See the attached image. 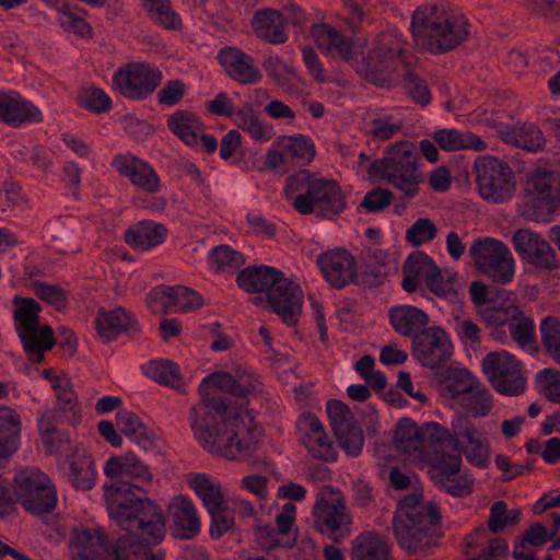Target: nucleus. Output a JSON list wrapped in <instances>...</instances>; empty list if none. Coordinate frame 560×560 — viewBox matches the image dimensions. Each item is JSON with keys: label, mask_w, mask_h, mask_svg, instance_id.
<instances>
[{"label": "nucleus", "mask_w": 560, "mask_h": 560, "mask_svg": "<svg viewBox=\"0 0 560 560\" xmlns=\"http://www.w3.org/2000/svg\"><path fill=\"white\" fill-rule=\"evenodd\" d=\"M238 287L247 292L265 293L270 308L283 322L293 325L302 312L303 291L295 281L268 266L247 267L237 276Z\"/></svg>", "instance_id": "nucleus-7"}, {"label": "nucleus", "mask_w": 560, "mask_h": 560, "mask_svg": "<svg viewBox=\"0 0 560 560\" xmlns=\"http://www.w3.org/2000/svg\"><path fill=\"white\" fill-rule=\"evenodd\" d=\"M469 254L477 269L498 283H509L515 275V259L502 242L483 237L476 240Z\"/></svg>", "instance_id": "nucleus-13"}, {"label": "nucleus", "mask_w": 560, "mask_h": 560, "mask_svg": "<svg viewBox=\"0 0 560 560\" xmlns=\"http://www.w3.org/2000/svg\"><path fill=\"white\" fill-rule=\"evenodd\" d=\"M411 32L416 44L430 52H446L468 35L463 13L446 2L425 3L412 14Z\"/></svg>", "instance_id": "nucleus-5"}, {"label": "nucleus", "mask_w": 560, "mask_h": 560, "mask_svg": "<svg viewBox=\"0 0 560 560\" xmlns=\"http://www.w3.org/2000/svg\"><path fill=\"white\" fill-rule=\"evenodd\" d=\"M170 131L186 145L201 147L207 152H214L218 148L217 139L203 132V125L199 117L189 110H176L167 118Z\"/></svg>", "instance_id": "nucleus-23"}, {"label": "nucleus", "mask_w": 560, "mask_h": 560, "mask_svg": "<svg viewBox=\"0 0 560 560\" xmlns=\"http://www.w3.org/2000/svg\"><path fill=\"white\" fill-rule=\"evenodd\" d=\"M40 110L14 91L0 92V120L11 126L42 121Z\"/></svg>", "instance_id": "nucleus-29"}, {"label": "nucleus", "mask_w": 560, "mask_h": 560, "mask_svg": "<svg viewBox=\"0 0 560 560\" xmlns=\"http://www.w3.org/2000/svg\"><path fill=\"white\" fill-rule=\"evenodd\" d=\"M481 318L489 325L501 326L509 324L512 339L523 349L534 350L537 336L534 320L526 316L514 302L500 308L486 307L480 313Z\"/></svg>", "instance_id": "nucleus-20"}, {"label": "nucleus", "mask_w": 560, "mask_h": 560, "mask_svg": "<svg viewBox=\"0 0 560 560\" xmlns=\"http://www.w3.org/2000/svg\"><path fill=\"white\" fill-rule=\"evenodd\" d=\"M42 376L49 383L50 388L56 394L58 411L63 415L69 424L77 425L82 416L71 378L58 369H46L42 372Z\"/></svg>", "instance_id": "nucleus-25"}, {"label": "nucleus", "mask_w": 560, "mask_h": 560, "mask_svg": "<svg viewBox=\"0 0 560 560\" xmlns=\"http://www.w3.org/2000/svg\"><path fill=\"white\" fill-rule=\"evenodd\" d=\"M107 540L101 527L78 528L70 541L72 560H94L106 553Z\"/></svg>", "instance_id": "nucleus-31"}, {"label": "nucleus", "mask_w": 560, "mask_h": 560, "mask_svg": "<svg viewBox=\"0 0 560 560\" xmlns=\"http://www.w3.org/2000/svg\"><path fill=\"white\" fill-rule=\"evenodd\" d=\"M418 148L411 141H399L389 145L384 156L370 162L364 153L359 154L357 173L363 179L393 185L408 197L419 191L421 174L418 171Z\"/></svg>", "instance_id": "nucleus-6"}, {"label": "nucleus", "mask_w": 560, "mask_h": 560, "mask_svg": "<svg viewBox=\"0 0 560 560\" xmlns=\"http://www.w3.org/2000/svg\"><path fill=\"white\" fill-rule=\"evenodd\" d=\"M188 86L180 80H170L158 92V101L161 105L172 107L182 102L186 95Z\"/></svg>", "instance_id": "nucleus-62"}, {"label": "nucleus", "mask_w": 560, "mask_h": 560, "mask_svg": "<svg viewBox=\"0 0 560 560\" xmlns=\"http://www.w3.org/2000/svg\"><path fill=\"white\" fill-rule=\"evenodd\" d=\"M15 500L28 512L40 514L51 511L57 502L56 490L49 478L39 469H21L13 481Z\"/></svg>", "instance_id": "nucleus-12"}, {"label": "nucleus", "mask_w": 560, "mask_h": 560, "mask_svg": "<svg viewBox=\"0 0 560 560\" xmlns=\"http://www.w3.org/2000/svg\"><path fill=\"white\" fill-rule=\"evenodd\" d=\"M351 560H390L389 548L377 534L364 533L353 541Z\"/></svg>", "instance_id": "nucleus-43"}, {"label": "nucleus", "mask_w": 560, "mask_h": 560, "mask_svg": "<svg viewBox=\"0 0 560 560\" xmlns=\"http://www.w3.org/2000/svg\"><path fill=\"white\" fill-rule=\"evenodd\" d=\"M78 101L81 107L93 113L106 112L112 107L110 97L104 90L95 85L82 88Z\"/></svg>", "instance_id": "nucleus-53"}, {"label": "nucleus", "mask_w": 560, "mask_h": 560, "mask_svg": "<svg viewBox=\"0 0 560 560\" xmlns=\"http://www.w3.org/2000/svg\"><path fill=\"white\" fill-rule=\"evenodd\" d=\"M513 246L521 259L536 268L553 270L559 259L550 244L538 233L517 230L512 237Z\"/></svg>", "instance_id": "nucleus-22"}, {"label": "nucleus", "mask_w": 560, "mask_h": 560, "mask_svg": "<svg viewBox=\"0 0 560 560\" xmlns=\"http://www.w3.org/2000/svg\"><path fill=\"white\" fill-rule=\"evenodd\" d=\"M560 207V175L537 170L532 173L524 188V215L536 222H547Z\"/></svg>", "instance_id": "nucleus-11"}, {"label": "nucleus", "mask_w": 560, "mask_h": 560, "mask_svg": "<svg viewBox=\"0 0 560 560\" xmlns=\"http://www.w3.org/2000/svg\"><path fill=\"white\" fill-rule=\"evenodd\" d=\"M300 441L308 453L323 460H335L336 454L332 444L319 419L310 412L303 413L298 420Z\"/></svg>", "instance_id": "nucleus-26"}, {"label": "nucleus", "mask_w": 560, "mask_h": 560, "mask_svg": "<svg viewBox=\"0 0 560 560\" xmlns=\"http://www.w3.org/2000/svg\"><path fill=\"white\" fill-rule=\"evenodd\" d=\"M45 2L58 13V22L65 31L80 37H90L92 35V28L89 23L73 13L68 8L66 0H45Z\"/></svg>", "instance_id": "nucleus-47"}, {"label": "nucleus", "mask_w": 560, "mask_h": 560, "mask_svg": "<svg viewBox=\"0 0 560 560\" xmlns=\"http://www.w3.org/2000/svg\"><path fill=\"white\" fill-rule=\"evenodd\" d=\"M69 479L78 490H89L94 486L96 470L90 456L83 455L70 466Z\"/></svg>", "instance_id": "nucleus-50"}, {"label": "nucleus", "mask_w": 560, "mask_h": 560, "mask_svg": "<svg viewBox=\"0 0 560 560\" xmlns=\"http://www.w3.org/2000/svg\"><path fill=\"white\" fill-rule=\"evenodd\" d=\"M413 357L423 366L438 368L453 354L450 336L440 327H429L413 339Z\"/></svg>", "instance_id": "nucleus-21"}, {"label": "nucleus", "mask_w": 560, "mask_h": 560, "mask_svg": "<svg viewBox=\"0 0 560 560\" xmlns=\"http://www.w3.org/2000/svg\"><path fill=\"white\" fill-rule=\"evenodd\" d=\"M260 382L249 374L234 380L225 372L206 376L199 385L201 401L190 415L191 430L209 453L228 459L252 457L261 443V430L244 409Z\"/></svg>", "instance_id": "nucleus-1"}, {"label": "nucleus", "mask_w": 560, "mask_h": 560, "mask_svg": "<svg viewBox=\"0 0 560 560\" xmlns=\"http://www.w3.org/2000/svg\"><path fill=\"white\" fill-rule=\"evenodd\" d=\"M284 192L300 213H316L331 219L346 207L345 195L332 179L320 177L307 170L299 171L287 179Z\"/></svg>", "instance_id": "nucleus-8"}, {"label": "nucleus", "mask_w": 560, "mask_h": 560, "mask_svg": "<svg viewBox=\"0 0 560 560\" xmlns=\"http://www.w3.org/2000/svg\"><path fill=\"white\" fill-rule=\"evenodd\" d=\"M142 373L160 385L180 388L183 377L179 366L170 360L156 359L141 365Z\"/></svg>", "instance_id": "nucleus-44"}, {"label": "nucleus", "mask_w": 560, "mask_h": 560, "mask_svg": "<svg viewBox=\"0 0 560 560\" xmlns=\"http://www.w3.org/2000/svg\"><path fill=\"white\" fill-rule=\"evenodd\" d=\"M12 304L16 331H22L25 335L28 332L31 326L39 323L42 307L34 299L21 295H15L12 300Z\"/></svg>", "instance_id": "nucleus-46"}, {"label": "nucleus", "mask_w": 560, "mask_h": 560, "mask_svg": "<svg viewBox=\"0 0 560 560\" xmlns=\"http://www.w3.org/2000/svg\"><path fill=\"white\" fill-rule=\"evenodd\" d=\"M453 328L457 337L466 347H474L480 341L479 327L468 318L455 316L453 319Z\"/></svg>", "instance_id": "nucleus-64"}, {"label": "nucleus", "mask_w": 560, "mask_h": 560, "mask_svg": "<svg viewBox=\"0 0 560 560\" xmlns=\"http://www.w3.org/2000/svg\"><path fill=\"white\" fill-rule=\"evenodd\" d=\"M327 413L336 435L355 425L350 409L339 400L327 402Z\"/></svg>", "instance_id": "nucleus-57"}, {"label": "nucleus", "mask_w": 560, "mask_h": 560, "mask_svg": "<svg viewBox=\"0 0 560 560\" xmlns=\"http://www.w3.org/2000/svg\"><path fill=\"white\" fill-rule=\"evenodd\" d=\"M416 491L399 503L394 518V534L398 545L407 552H419L438 541L439 514L432 503H421Z\"/></svg>", "instance_id": "nucleus-9"}, {"label": "nucleus", "mask_w": 560, "mask_h": 560, "mask_svg": "<svg viewBox=\"0 0 560 560\" xmlns=\"http://www.w3.org/2000/svg\"><path fill=\"white\" fill-rule=\"evenodd\" d=\"M167 236V230L164 225L153 221H142L125 233V241L133 249L149 250L162 244Z\"/></svg>", "instance_id": "nucleus-36"}, {"label": "nucleus", "mask_w": 560, "mask_h": 560, "mask_svg": "<svg viewBox=\"0 0 560 560\" xmlns=\"http://www.w3.org/2000/svg\"><path fill=\"white\" fill-rule=\"evenodd\" d=\"M427 423L419 428L409 418L400 419L394 435L395 447L409 454L412 462L421 469H427L431 478L453 495L462 497L470 492L468 485L454 482L460 469L458 456H444L438 450L436 441L427 435Z\"/></svg>", "instance_id": "nucleus-4"}, {"label": "nucleus", "mask_w": 560, "mask_h": 560, "mask_svg": "<svg viewBox=\"0 0 560 560\" xmlns=\"http://www.w3.org/2000/svg\"><path fill=\"white\" fill-rule=\"evenodd\" d=\"M104 490L109 518L126 532L117 540L118 559L153 560L149 557V546L165 537L163 510L131 483L108 485Z\"/></svg>", "instance_id": "nucleus-2"}, {"label": "nucleus", "mask_w": 560, "mask_h": 560, "mask_svg": "<svg viewBox=\"0 0 560 560\" xmlns=\"http://www.w3.org/2000/svg\"><path fill=\"white\" fill-rule=\"evenodd\" d=\"M477 121L485 125H492L505 142L521 147L524 150L535 152L542 149L545 144L541 131L534 125H522L510 129L503 124H497L492 115L490 117L478 118Z\"/></svg>", "instance_id": "nucleus-32"}, {"label": "nucleus", "mask_w": 560, "mask_h": 560, "mask_svg": "<svg viewBox=\"0 0 560 560\" xmlns=\"http://www.w3.org/2000/svg\"><path fill=\"white\" fill-rule=\"evenodd\" d=\"M315 526L334 538L345 537L350 533L351 517L341 493L326 487L318 493L313 509Z\"/></svg>", "instance_id": "nucleus-18"}, {"label": "nucleus", "mask_w": 560, "mask_h": 560, "mask_svg": "<svg viewBox=\"0 0 560 560\" xmlns=\"http://www.w3.org/2000/svg\"><path fill=\"white\" fill-rule=\"evenodd\" d=\"M427 435L438 443V450L448 447L457 452L455 456L462 459V454L477 467L487 465L490 448L479 430L466 418L457 416L452 420L451 430L436 422H428ZM446 456L444 453H442Z\"/></svg>", "instance_id": "nucleus-10"}, {"label": "nucleus", "mask_w": 560, "mask_h": 560, "mask_svg": "<svg viewBox=\"0 0 560 560\" xmlns=\"http://www.w3.org/2000/svg\"><path fill=\"white\" fill-rule=\"evenodd\" d=\"M148 14L165 28L179 30L182 27V19L172 8L170 0H162L159 5L149 10Z\"/></svg>", "instance_id": "nucleus-59"}, {"label": "nucleus", "mask_w": 560, "mask_h": 560, "mask_svg": "<svg viewBox=\"0 0 560 560\" xmlns=\"http://www.w3.org/2000/svg\"><path fill=\"white\" fill-rule=\"evenodd\" d=\"M211 515L210 534L220 538L234 527L235 518L225 499L207 509Z\"/></svg>", "instance_id": "nucleus-51"}, {"label": "nucleus", "mask_w": 560, "mask_h": 560, "mask_svg": "<svg viewBox=\"0 0 560 560\" xmlns=\"http://www.w3.org/2000/svg\"><path fill=\"white\" fill-rule=\"evenodd\" d=\"M162 71L147 62H130L113 75L112 88L130 100H145L160 85Z\"/></svg>", "instance_id": "nucleus-16"}, {"label": "nucleus", "mask_w": 560, "mask_h": 560, "mask_svg": "<svg viewBox=\"0 0 560 560\" xmlns=\"http://www.w3.org/2000/svg\"><path fill=\"white\" fill-rule=\"evenodd\" d=\"M167 513L173 522L175 537L191 539L200 533V516L192 500L187 495L173 497L167 504Z\"/></svg>", "instance_id": "nucleus-27"}, {"label": "nucleus", "mask_w": 560, "mask_h": 560, "mask_svg": "<svg viewBox=\"0 0 560 560\" xmlns=\"http://www.w3.org/2000/svg\"><path fill=\"white\" fill-rule=\"evenodd\" d=\"M478 378L464 368H450L440 382L439 390L442 398L451 407L458 402L471 392L477 385Z\"/></svg>", "instance_id": "nucleus-33"}, {"label": "nucleus", "mask_w": 560, "mask_h": 560, "mask_svg": "<svg viewBox=\"0 0 560 560\" xmlns=\"http://www.w3.org/2000/svg\"><path fill=\"white\" fill-rule=\"evenodd\" d=\"M316 154L314 141L304 135L277 137L268 148L264 164L266 168L284 174L296 165L310 164Z\"/></svg>", "instance_id": "nucleus-14"}, {"label": "nucleus", "mask_w": 560, "mask_h": 560, "mask_svg": "<svg viewBox=\"0 0 560 560\" xmlns=\"http://www.w3.org/2000/svg\"><path fill=\"white\" fill-rule=\"evenodd\" d=\"M116 425L131 442L144 451H154L159 446V436L153 429L130 411H120L116 416Z\"/></svg>", "instance_id": "nucleus-34"}, {"label": "nucleus", "mask_w": 560, "mask_h": 560, "mask_svg": "<svg viewBox=\"0 0 560 560\" xmlns=\"http://www.w3.org/2000/svg\"><path fill=\"white\" fill-rule=\"evenodd\" d=\"M535 388L546 399L560 404V371L542 369L535 375Z\"/></svg>", "instance_id": "nucleus-52"}, {"label": "nucleus", "mask_w": 560, "mask_h": 560, "mask_svg": "<svg viewBox=\"0 0 560 560\" xmlns=\"http://www.w3.org/2000/svg\"><path fill=\"white\" fill-rule=\"evenodd\" d=\"M476 180L480 196L500 203L512 198L515 187L510 167L491 156H480L475 162Z\"/></svg>", "instance_id": "nucleus-17"}, {"label": "nucleus", "mask_w": 560, "mask_h": 560, "mask_svg": "<svg viewBox=\"0 0 560 560\" xmlns=\"http://www.w3.org/2000/svg\"><path fill=\"white\" fill-rule=\"evenodd\" d=\"M481 369L493 388L502 395L516 396L526 387L522 363L508 351L488 353L481 361Z\"/></svg>", "instance_id": "nucleus-15"}, {"label": "nucleus", "mask_w": 560, "mask_h": 560, "mask_svg": "<svg viewBox=\"0 0 560 560\" xmlns=\"http://www.w3.org/2000/svg\"><path fill=\"white\" fill-rule=\"evenodd\" d=\"M256 537L264 549H273L276 547H290L295 541L293 536L280 533V528L258 527Z\"/></svg>", "instance_id": "nucleus-60"}, {"label": "nucleus", "mask_w": 560, "mask_h": 560, "mask_svg": "<svg viewBox=\"0 0 560 560\" xmlns=\"http://www.w3.org/2000/svg\"><path fill=\"white\" fill-rule=\"evenodd\" d=\"M18 334L30 359L34 362H40L43 353L55 345L52 330L49 326L40 323L31 326L25 335L22 331H18Z\"/></svg>", "instance_id": "nucleus-41"}, {"label": "nucleus", "mask_w": 560, "mask_h": 560, "mask_svg": "<svg viewBox=\"0 0 560 560\" xmlns=\"http://www.w3.org/2000/svg\"><path fill=\"white\" fill-rule=\"evenodd\" d=\"M235 125L247 132L254 142L266 143L271 140L275 135L272 125L261 120L258 112L252 106H242L238 108Z\"/></svg>", "instance_id": "nucleus-40"}, {"label": "nucleus", "mask_w": 560, "mask_h": 560, "mask_svg": "<svg viewBox=\"0 0 560 560\" xmlns=\"http://www.w3.org/2000/svg\"><path fill=\"white\" fill-rule=\"evenodd\" d=\"M311 37L327 57L351 62L358 72L366 75L405 66V45L401 35L396 32L382 35L368 54L363 39H346L328 24L314 25Z\"/></svg>", "instance_id": "nucleus-3"}, {"label": "nucleus", "mask_w": 560, "mask_h": 560, "mask_svg": "<svg viewBox=\"0 0 560 560\" xmlns=\"http://www.w3.org/2000/svg\"><path fill=\"white\" fill-rule=\"evenodd\" d=\"M113 166L141 190L155 194L161 189V180L155 171L135 155H118L113 160Z\"/></svg>", "instance_id": "nucleus-28"}, {"label": "nucleus", "mask_w": 560, "mask_h": 560, "mask_svg": "<svg viewBox=\"0 0 560 560\" xmlns=\"http://www.w3.org/2000/svg\"><path fill=\"white\" fill-rule=\"evenodd\" d=\"M374 365L375 359L365 355L357 361L354 369L371 388L382 390L386 386V377L382 372L374 370Z\"/></svg>", "instance_id": "nucleus-56"}, {"label": "nucleus", "mask_w": 560, "mask_h": 560, "mask_svg": "<svg viewBox=\"0 0 560 560\" xmlns=\"http://www.w3.org/2000/svg\"><path fill=\"white\" fill-rule=\"evenodd\" d=\"M104 472L113 479L132 477L143 482H151L153 479L149 467L129 452L109 457L104 466Z\"/></svg>", "instance_id": "nucleus-35"}, {"label": "nucleus", "mask_w": 560, "mask_h": 560, "mask_svg": "<svg viewBox=\"0 0 560 560\" xmlns=\"http://www.w3.org/2000/svg\"><path fill=\"white\" fill-rule=\"evenodd\" d=\"M317 265L326 281L335 288H343L357 278L355 258L343 248L320 254Z\"/></svg>", "instance_id": "nucleus-24"}, {"label": "nucleus", "mask_w": 560, "mask_h": 560, "mask_svg": "<svg viewBox=\"0 0 560 560\" xmlns=\"http://www.w3.org/2000/svg\"><path fill=\"white\" fill-rule=\"evenodd\" d=\"M252 26L260 38L280 44L287 38L284 33V19L281 13L272 9L257 11L252 20Z\"/></svg>", "instance_id": "nucleus-37"}, {"label": "nucleus", "mask_w": 560, "mask_h": 560, "mask_svg": "<svg viewBox=\"0 0 560 560\" xmlns=\"http://www.w3.org/2000/svg\"><path fill=\"white\" fill-rule=\"evenodd\" d=\"M438 233L435 224L425 218L418 219L406 232V240L412 246L432 241Z\"/></svg>", "instance_id": "nucleus-58"}, {"label": "nucleus", "mask_w": 560, "mask_h": 560, "mask_svg": "<svg viewBox=\"0 0 560 560\" xmlns=\"http://www.w3.org/2000/svg\"><path fill=\"white\" fill-rule=\"evenodd\" d=\"M148 304L154 313L174 311L173 287L159 285L148 295Z\"/></svg>", "instance_id": "nucleus-63"}, {"label": "nucleus", "mask_w": 560, "mask_h": 560, "mask_svg": "<svg viewBox=\"0 0 560 560\" xmlns=\"http://www.w3.org/2000/svg\"><path fill=\"white\" fill-rule=\"evenodd\" d=\"M520 515L518 510L508 511L503 501H497L491 506L488 527L492 533H498L504 527L515 524Z\"/></svg>", "instance_id": "nucleus-55"}, {"label": "nucleus", "mask_w": 560, "mask_h": 560, "mask_svg": "<svg viewBox=\"0 0 560 560\" xmlns=\"http://www.w3.org/2000/svg\"><path fill=\"white\" fill-rule=\"evenodd\" d=\"M544 346L548 354L560 364V320L547 317L540 324Z\"/></svg>", "instance_id": "nucleus-54"}, {"label": "nucleus", "mask_w": 560, "mask_h": 560, "mask_svg": "<svg viewBox=\"0 0 560 560\" xmlns=\"http://www.w3.org/2000/svg\"><path fill=\"white\" fill-rule=\"evenodd\" d=\"M218 59L226 73L241 83H257L262 79V74L252 57L237 48H222Z\"/></svg>", "instance_id": "nucleus-30"}, {"label": "nucleus", "mask_w": 560, "mask_h": 560, "mask_svg": "<svg viewBox=\"0 0 560 560\" xmlns=\"http://www.w3.org/2000/svg\"><path fill=\"white\" fill-rule=\"evenodd\" d=\"M402 287L408 292L425 287L440 296H450L454 291L453 281L444 282L436 265L422 252H415L407 257Z\"/></svg>", "instance_id": "nucleus-19"}, {"label": "nucleus", "mask_w": 560, "mask_h": 560, "mask_svg": "<svg viewBox=\"0 0 560 560\" xmlns=\"http://www.w3.org/2000/svg\"><path fill=\"white\" fill-rule=\"evenodd\" d=\"M185 481L202 501L206 509L214 506L215 503L225 499L222 485L205 472H189L185 476Z\"/></svg>", "instance_id": "nucleus-39"}, {"label": "nucleus", "mask_w": 560, "mask_h": 560, "mask_svg": "<svg viewBox=\"0 0 560 560\" xmlns=\"http://www.w3.org/2000/svg\"><path fill=\"white\" fill-rule=\"evenodd\" d=\"M132 318L124 308L117 307L113 311H100L95 319L97 335L104 340H112L117 334L128 329Z\"/></svg>", "instance_id": "nucleus-45"}, {"label": "nucleus", "mask_w": 560, "mask_h": 560, "mask_svg": "<svg viewBox=\"0 0 560 560\" xmlns=\"http://www.w3.org/2000/svg\"><path fill=\"white\" fill-rule=\"evenodd\" d=\"M390 323L398 334L408 336L424 328L429 323V317L417 307L401 305L390 311Z\"/></svg>", "instance_id": "nucleus-42"}, {"label": "nucleus", "mask_w": 560, "mask_h": 560, "mask_svg": "<svg viewBox=\"0 0 560 560\" xmlns=\"http://www.w3.org/2000/svg\"><path fill=\"white\" fill-rule=\"evenodd\" d=\"M243 264V255L229 245L212 248L208 256V266L213 272H233Z\"/></svg>", "instance_id": "nucleus-48"}, {"label": "nucleus", "mask_w": 560, "mask_h": 560, "mask_svg": "<svg viewBox=\"0 0 560 560\" xmlns=\"http://www.w3.org/2000/svg\"><path fill=\"white\" fill-rule=\"evenodd\" d=\"M456 407L462 408L472 417H483L492 408V395L478 381L475 388L468 392Z\"/></svg>", "instance_id": "nucleus-49"}, {"label": "nucleus", "mask_w": 560, "mask_h": 560, "mask_svg": "<svg viewBox=\"0 0 560 560\" xmlns=\"http://www.w3.org/2000/svg\"><path fill=\"white\" fill-rule=\"evenodd\" d=\"M30 289L43 301L51 304L56 308H62L66 305V293L57 285L33 281L30 283Z\"/></svg>", "instance_id": "nucleus-61"}, {"label": "nucleus", "mask_w": 560, "mask_h": 560, "mask_svg": "<svg viewBox=\"0 0 560 560\" xmlns=\"http://www.w3.org/2000/svg\"><path fill=\"white\" fill-rule=\"evenodd\" d=\"M431 138L442 150L447 152L466 149L483 151L487 148L480 137L471 132L462 133L454 128L435 130L431 133Z\"/></svg>", "instance_id": "nucleus-38"}]
</instances>
